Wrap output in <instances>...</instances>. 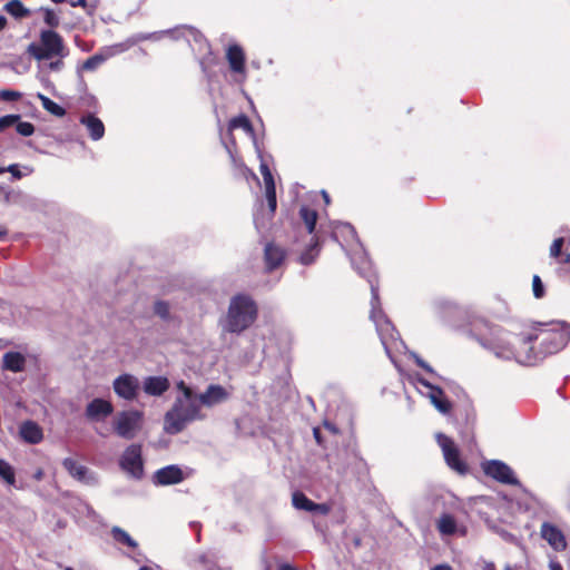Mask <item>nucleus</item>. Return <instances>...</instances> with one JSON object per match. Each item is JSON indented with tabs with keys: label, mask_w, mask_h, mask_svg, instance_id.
Segmentation results:
<instances>
[{
	"label": "nucleus",
	"mask_w": 570,
	"mask_h": 570,
	"mask_svg": "<svg viewBox=\"0 0 570 570\" xmlns=\"http://www.w3.org/2000/svg\"><path fill=\"white\" fill-rule=\"evenodd\" d=\"M21 116L18 114L6 115L0 117V132L4 131L7 128L14 126L16 122H19Z\"/></svg>",
	"instance_id": "40"
},
{
	"label": "nucleus",
	"mask_w": 570,
	"mask_h": 570,
	"mask_svg": "<svg viewBox=\"0 0 570 570\" xmlns=\"http://www.w3.org/2000/svg\"><path fill=\"white\" fill-rule=\"evenodd\" d=\"M7 26V19L3 16H0V31H2Z\"/></svg>",
	"instance_id": "60"
},
{
	"label": "nucleus",
	"mask_w": 570,
	"mask_h": 570,
	"mask_svg": "<svg viewBox=\"0 0 570 570\" xmlns=\"http://www.w3.org/2000/svg\"><path fill=\"white\" fill-rule=\"evenodd\" d=\"M14 126L16 131L22 137H30L35 134L36 130L35 125L32 122L22 121L21 119L19 120V122H16Z\"/></svg>",
	"instance_id": "38"
},
{
	"label": "nucleus",
	"mask_w": 570,
	"mask_h": 570,
	"mask_svg": "<svg viewBox=\"0 0 570 570\" xmlns=\"http://www.w3.org/2000/svg\"><path fill=\"white\" fill-rule=\"evenodd\" d=\"M41 476H42V471H41L40 469H38V470L36 471V473H35V478H36L37 480H40V479H41Z\"/></svg>",
	"instance_id": "62"
},
{
	"label": "nucleus",
	"mask_w": 570,
	"mask_h": 570,
	"mask_svg": "<svg viewBox=\"0 0 570 570\" xmlns=\"http://www.w3.org/2000/svg\"><path fill=\"white\" fill-rule=\"evenodd\" d=\"M299 217L304 222L307 232L312 234L318 218L317 212L308 206H302L299 209Z\"/></svg>",
	"instance_id": "28"
},
{
	"label": "nucleus",
	"mask_w": 570,
	"mask_h": 570,
	"mask_svg": "<svg viewBox=\"0 0 570 570\" xmlns=\"http://www.w3.org/2000/svg\"><path fill=\"white\" fill-rule=\"evenodd\" d=\"M227 396L228 394L223 386L212 384L204 393L198 395V403L206 406H213L225 401Z\"/></svg>",
	"instance_id": "16"
},
{
	"label": "nucleus",
	"mask_w": 570,
	"mask_h": 570,
	"mask_svg": "<svg viewBox=\"0 0 570 570\" xmlns=\"http://www.w3.org/2000/svg\"><path fill=\"white\" fill-rule=\"evenodd\" d=\"M68 473L77 481L89 484L94 482V476L87 465H65Z\"/></svg>",
	"instance_id": "25"
},
{
	"label": "nucleus",
	"mask_w": 570,
	"mask_h": 570,
	"mask_svg": "<svg viewBox=\"0 0 570 570\" xmlns=\"http://www.w3.org/2000/svg\"><path fill=\"white\" fill-rule=\"evenodd\" d=\"M292 503L298 510L313 511L314 502L309 500L303 492L295 491L292 495Z\"/></svg>",
	"instance_id": "33"
},
{
	"label": "nucleus",
	"mask_w": 570,
	"mask_h": 570,
	"mask_svg": "<svg viewBox=\"0 0 570 570\" xmlns=\"http://www.w3.org/2000/svg\"><path fill=\"white\" fill-rule=\"evenodd\" d=\"M313 435L316 443L323 449L337 446L342 439L341 430L328 420H324L322 426H315Z\"/></svg>",
	"instance_id": "6"
},
{
	"label": "nucleus",
	"mask_w": 570,
	"mask_h": 570,
	"mask_svg": "<svg viewBox=\"0 0 570 570\" xmlns=\"http://www.w3.org/2000/svg\"><path fill=\"white\" fill-rule=\"evenodd\" d=\"M139 390V381L130 374H122L114 381L115 393L125 400L136 399Z\"/></svg>",
	"instance_id": "9"
},
{
	"label": "nucleus",
	"mask_w": 570,
	"mask_h": 570,
	"mask_svg": "<svg viewBox=\"0 0 570 570\" xmlns=\"http://www.w3.org/2000/svg\"><path fill=\"white\" fill-rule=\"evenodd\" d=\"M177 389L181 391L184 397H181L186 402H198V395H195L193 390L185 384L184 381H180L177 384Z\"/></svg>",
	"instance_id": "43"
},
{
	"label": "nucleus",
	"mask_w": 570,
	"mask_h": 570,
	"mask_svg": "<svg viewBox=\"0 0 570 570\" xmlns=\"http://www.w3.org/2000/svg\"><path fill=\"white\" fill-rule=\"evenodd\" d=\"M484 463H491V464H494V463H503L502 461H499V460H488L485 461Z\"/></svg>",
	"instance_id": "63"
},
{
	"label": "nucleus",
	"mask_w": 570,
	"mask_h": 570,
	"mask_svg": "<svg viewBox=\"0 0 570 570\" xmlns=\"http://www.w3.org/2000/svg\"><path fill=\"white\" fill-rule=\"evenodd\" d=\"M414 361H415V364L419 367L423 368L424 371H426L429 373H433L432 367L424 360H422L420 356L415 355L414 356Z\"/></svg>",
	"instance_id": "53"
},
{
	"label": "nucleus",
	"mask_w": 570,
	"mask_h": 570,
	"mask_svg": "<svg viewBox=\"0 0 570 570\" xmlns=\"http://www.w3.org/2000/svg\"><path fill=\"white\" fill-rule=\"evenodd\" d=\"M3 10L16 19H22L30 16V11L20 0H11L7 2Z\"/></svg>",
	"instance_id": "27"
},
{
	"label": "nucleus",
	"mask_w": 570,
	"mask_h": 570,
	"mask_svg": "<svg viewBox=\"0 0 570 570\" xmlns=\"http://www.w3.org/2000/svg\"><path fill=\"white\" fill-rule=\"evenodd\" d=\"M28 53L38 61L50 60L52 58H65L69 50L63 42V38L53 30H42L39 41L28 46Z\"/></svg>",
	"instance_id": "4"
},
{
	"label": "nucleus",
	"mask_w": 570,
	"mask_h": 570,
	"mask_svg": "<svg viewBox=\"0 0 570 570\" xmlns=\"http://www.w3.org/2000/svg\"><path fill=\"white\" fill-rule=\"evenodd\" d=\"M286 252L283 247L268 243L264 249L265 269L271 273L278 268L285 261Z\"/></svg>",
	"instance_id": "11"
},
{
	"label": "nucleus",
	"mask_w": 570,
	"mask_h": 570,
	"mask_svg": "<svg viewBox=\"0 0 570 570\" xmlns=\"http://www.w3.org/2000/svg\"><path fill=\"white\" fill-rule=\"evenodd\" d=\"M419 382L430 390L429 399L433 406L442 414H450L452 411V402L446 397L444 391L424 379H419Z\"/></svg>",
	"instance_id": "8"
},
{
	"label": "nucleus",
	"mask_w": 570,
	"mask_h": 570,
	"mask_svg": "<svg viewBox=\"0 0 570 570\" xmlns=\"http://www.w3.org/2000/svg\"><path fill=\"white\" fill-rule=\"evenodd\" d=\"M37 98L40 100L42 108L49 114L56 117H63L66 115V109L63 107H61L43 94H38Z\"/></svg>",
	"instance_id": "30"
},
{
	"label": "nucleus",
	"mask_w": 570,
	"mask_h": 570,
	"mask_svg": "<svg viewBox=\"0 0 570 570\" xmlns=\"http://www.w3.org/2000/svg\"><path fill=\"white\" fill-rule=\"evenodd\" d=\"M55 3H63L69 2L71 7H82L85 8L87 6V0H51Z\"/></svg>",
	"instance_id": "52"
},
{
	"label": "nucleus",
	"mask_w": 570,
	"mask_h": 570,
	"mask_svg": "<svg viewBox=\"0 0 570 570\" xmlns=\"http://www.w3.org/2000/svg\"><path fill=\"white\" fill-rule=\"evenodd\" d=\"M261 171H262L264 184H265V191L266 190H275L276 187H275L274 177H273L268 166L262 165Z\"/></svg>",
	"instance_id": "39"
},
{
	"label": "nucleus",
	"mask_w": 570,
	"mask_h": 570,
	"mask_svg": "<svg viewBox=\"0 0 570 570\" xmlns=\"http://www.w3.org/2000/svg\"><path fill=\"white\" fill-rule=\"evenodd\" d=\"M540 533L553 550L563 551L567 548L566 537L557 525L544 522L541 525Z\"/></svg>",
	"instance_id": "10"
},
{
	"label": "nucleus",
	"mask_w": 570,
	"mask_h": 570,
	"mask_svg": "<svg viewBox=\"0 0 570 570\" xmlns=\"http://www.w3.org/2000/svg\"><path fill=\"white\" fill-rule=\"evenodd\" d=\"M320 254V243L316 237L312 239V243L307 246V248L299 255L298 262L302 265H311L315 262L316 257Z\"/></svg>",
	"instance_id": "26"
},
{
	"label": "nucleus",
	"mask_w": 570,
	"mask_h": 570,
	"mask_svg": "<svg viewBox=\"0 0 570 570\" xmlns=\"http://www.w3.org/2000/svg\"><path fill=\"white\" fill-rule=\"evenodd\" d=\"M23 169L24 171L22 173L18 164H11L6 167V173H10L13 179H21L23 176H28L33 173V168L31 166H23Z\"/></svg>",
	"instance_id": "37"
},
{
	"label": "nucleus",
	"mask_w": 570,
	"mask_h": 570,
	"mask_svg": "<svg viewBox=\"0 0 570 570\" xmlns=\"http://www.w3.org/2000/svg\"><path fill=\"white\" fill-rule=\"evenodd\" d=\"M119 463H124V464L142 463L141 446L139 444L129 445L125 450Z\"/></svg>",
	"instance_id": "29"
},
{
	"label": "nucleus",
	"mask_w": 570,
	"mask_h": 570,
	"mask_svg": "<svg viewBox=\"0 0 570 570\" xmlns=\"http://www.w3.org/2000/svg\"><path fill=\"white\" fill-rule=\"evenodd\" d=\"M490 348L498 357L504 360L518 358L519 352L511 345L510 342L492 344Z\"/></svg>",
	"instance_id": "23"
},
{
	"label": "nucleus",
	"mask_w": 570,
	"mask_h": 570,
	"mask_svg": "<svg viewBox=\"0 0 570 570\" xmlns=\"http://www.w3.org/2000/svg\"><path fill=\"white\" fill-rule=\"evenodd\" d=\"M478 503L480 504L479 512L485 519V521L503 520L501 509L505 508L508 504L505 499L483 495L478 499Z\"/></svg>",
	"instance_id": "7"
},
{
	"label": "nucleus",
	"mask_w": 570,
	"mask_h": 570,
	"mask_svg": "<svg viewBox=\"0 0 570 570\" xmlns=\"http://www.w3.org/2000/svg\"><path fill=\"white\" fill-rule=\"evenodd\" d=\"M257 318V305L247 295L238 294L230 299L227 312L226 330L240 333L247 330Z\"/></svg>",
	"instance_id": "2"
},
{
	"label": "nucleus",
	"mask_w": 570,
	"mask_h": 570,
	"mask_svg": "<svg viewBox=\"0 0 570 570\" xmlns=\"http://www.w3.org/2000/svg\"><path fill=\"white\" fill-rule=\"evenodd\" d=\"M0 476L8 483H14V471L12 465H0Z\"/></svg>",
	"instance_id": "46"
},
{
	"label": "nucleus",
	"mask_w": 570,
	"mask_h": 570,
	"mask_svg": "<svg viewBox=\"0 0 570 570\" xmlns=\"http://www.w3.org/2000/svg\"><path fill=\"white\" fill-rule=\"evenodd\" d=\"M331 511V508L326 503H315L313 504V511L312 512H318L321 514H328Z\"/></svg>",
	"instance_id": "51"
},
{
	"label": "nucleus",
	"mask_w": 570,
	"mask_h": 570,
	"mask_svg": "<svg viewBox=\"0 0 570 570\" xmlns=\"http://www.w3.org/2000/svg\"><path fill=\"white\" fill-rule=\"evenodd\" d=\"M570 341V325L566 322L551 323L537 330L521 340L524 346L532 342H539L542 355L556 354L561 351Z\"/></svg>",
	"instance_id": "1"
},
{
	"label": "nucleus",
	"mask_w": 570,
	"mask_h": 570,
	"mask_svg": "<svg viewBox=\"0 0 570 570\" xmlns=\"http://www.w3.org/2000/svg\"><path fill=\"white\" fill-rule=\"evenodd\" d=\"M532 292L535 298H542L546 295L544 285L539 275L532 278Z\"/></svg>",
	"instance_id": "44"
},
{
	"label": "nucleus",
	"mask_w": 570,
	"mask_h": 570,
	"mask_svg": "<svg viewBox=\"0 0 570 570\" xmlns=\"http://www.w3.org/2000/svg\"><path fill=\"white\" fill-rule=\"evenodd\" d=\"M62 59L63 58H59L57 61L50 62V65H49L50 69L59 70L62 67V65H63Z\"/></svg>",
	"instance_id": "55"
},
{
	"label": "nucleus",
	"mask_w": 570,
	"mask_h": 570,
	"mask_svg": "<svg viewBox=\"0 0 570 570\" xmlns=\"http://www.w3.org/2000/svg\"><path fill=\"white\" fill-rule=\"evenodd\" d=\"M112 411L114 406L109 401L94 399L86 407V415L90 420H99L109 416Z\"/></svg>",
	"instance_id": "15"
},
{
	"label": "nucleus",
	"mask_w": 570,
	"mask_h": 570,
	"mask_svg": "<svg viewBox=\"0 0 570 570\" xmlns=\"http://www.w3.org/2000/svg\"><path fill=\"white\" fill-rule=\"evenodd\" d=\"M267 205L272 213H275L277 207V198H276V189L275 190H266L265 191Z\"/></svg>",
	"instance_id": "49"
},
{
	"label": "nucleus",
	"mask_w": 570,
	"mask_h": 570,
	"mask_svg": "<svg viewBox=\"0 0 570 570\" xmlns=\"http://www.w3.org/2000/svg\"><path fill=\"white\" fill-rule=\"evenodd\" d=\"M21 92L11 89L0 90V100L2 101H17L21 98Z\"/></svg>",
	"instance_id": "47"
},
{
	"label": "nucleus",
	"mask_w": 570,
	"mask_h": 570,
	"mask_svg": "<svg viewBox=\"0 0 570 570\" xmlns=\"http://www.w3.org/2000/svg\"><path fill=\"white\" fill-rule=\"evenodd\" d=\"M26 357L20 352H7L2 356V370L19 373L26 368Z\"/></svg>",
	"instance_id": "18"
},
{
	"label": "nucleus",
	"mask_w": 570,
	"mask_h": 570,
	"mask_svg": "<svg viewBox=\"0 0 570 570\" xmlns=\"http://www.w3.org/2000/svg\"><path fill=\"white\" fill-rule=\"evenodd\" d=\"M453 469H455L460 474H464L469 470V465H451Z\"/></svg>",
	"instance_id": "57"
},
{
	"label": "nucleus",
	"mask_w": 570,
	"mask_h": 570,
	"mask_svg": "<svg viewBox=\"0 0 570 570\" xmlns=\"http://www.w3.org/2000/svg\"><path fill=\"white\" fill-rule=\"evenodd\" d=\"M111 535L118 543L127 546L131 549H136L138 547V543L129 535V533L119 527H114L111 529Z\"/></svg>",
	"instance_id": "32"
},
{
	"label": "nucleus",
	"mask_w": 570,
	"mask_h": 570,
	"mask_svg": "<svg viewBox=\"0 0 570 570\" xmlns=\"http://www.w3.org/2000/svg\"><path fill=\"white\" fill-rule=\"evenodd\" d=\"M239 128L250 136L254 135L253 124L250 122L249 118L244 114L232 118L227 125L229 134H232L235 129Z\"/></svg>",
	"instance_id": "22"
},
{
	"label": "nucleus",
	"mask_w": 570,
	"mask_h": 570,
	"mask_svg": "<svg viewBox=\"0 0 570 570\" xmlns=\"http://www.w3.org/2000/svg\"><path fill=\"white\" fill-rule=\"evenodd\" d=\"M183 480V472L177 465H165L154 474V482L159 485L176 484Z\"/></svg>",
	"instance_id": "14"
},
{
	"label": "nucleus",
	"mask_w": 570,
	"mask_h": 570,
	"mask_svg": "<svg viewBox=\"0 0 570 570\" xmlns=\"http://www.w3.org/2000/svg\"><path fill=\"white\" fill-rule=\"evenodd\" d=\"M141 425L142 413L137 410L122 411L114 420L115 432L127 440L135 438Z\"/></svg>",
	"instance_id": "5"
},
{
	"label": "nucleus",
	"mask_w": 570,
	"mask_h": 570,
	"mask_svg": "<svg viewBox=\"0 0 570 570\" xmlns=\"http://www.w3.org/2000/svg\"><path fill=\"white\" fill-rule=\"evenodd\" d=\"M106 60V57L99 53H96L89 58H87L81 67V71H95L98 67L102 65V62Z\"/></svg>",
	"instance_id": "35"
},
{
	"label": "nucleus",
	"mask_w": 570,
	"mask_h": 570,
	"mask_svg": "<svg viewBox=\"0 0 570 570\" xmlns=\"http://www.w3.org/2000/svg\"><path fill=\"white\" fill-rule=\"evenodd\" d=\"M177 389L181 391L184 397H181L186 402H198V395H195L193 390L185 384L184 381H180L177 384Z\"/></svg>",
	"instance_id": "41"
},
{
	"label": "nucleus",
	"mask_w": 570,
	"mask_h": 570,
	"mask_svg": "<svg viewBox=\"0 0 570 570\" xmlns=\"http://www.w3.org/2000/svg\"><path fill=\"white\" fill-rule=\"evenodd\" d=\"M203 419L205 415L202 413L198 402H186L181 397H177L165 415V431L169 434H178L188 423Z\"/></svg>",
	"instance_id": "3"
},
{
	"label": "nucleus",
	"mask_w": 570,
	"mask_h": 570,
	"mask_svg": "<svg viewBox=\"0 0 570 570\" xmlns=\"http://www.w3.org/2000/svg\"><path fill=\"white\" fill-rule=\"evenodd\" d=\"M21 438L31 444H37L42 440V430L33 421L22 423L20 428Z\"/></svg>",
	"instance_id": "21"
},
{
	"label": "nucleus",
	"mask_w": 570,
	"mask_h": 570,
	"mask_svg": "<svg viewBox=\"0 0 570 570\" xmlns=\"http://www.w3.org/2000/svg\"><path fill=\"white\" fill-rule=\"evenodd\" d=\"M80 122L86 126L89 137L92 140H99L105 135L104 122L92 114L85 115L80 118Z\"/></svg>",
	"instance_id": "19"
},
{
	"label": "nucleus",
	"mask_w": 570,
	"mask_h": 570,
	"mask_svg": "<svg viewBox=\"0 0 570 570\" xmlns=\"http://www.w3.org/2000/svg\"><path fill=\"white\" fill-rule=\"evenodd\" d=\"M226 60L229 65V69L234 73L244 75L246 72V57L243 48L239 45L234 43L227 47Z\"/></svg>",
	"instance_id": "12"
},
{
	"label": "nucleus",
	"mask_w": 570,
	"mask_h": 570,
	"mask_svg": "<svg viewBox=\"0 0 570 570\" xmlns=\"http://www.w3.org/2000/svg\"><path fill=\"white\" fill-rule=\"evenodd\" d=\"M438 530L441 534L452 535L456 531V521L451 514H442L438 521Z\"/></svg>",
	"instance_id": "31"
},
{
	"label": "nucleus",
	"mask_w": 570,
	"mask_h": 570,
	"mask_svg": "<svg viewBox=\"0 0 570 570\" xmlns=\"http://www.w3.org/2000/svg\"><path fill=\"white\" fill-rule=\"evenodd\" d=\"M430 570H453V568L448 563H442L432 567Z\"/></svg>",
	"instance_id": "56"
},
{
	"label": "nucleus",
	"mask_w": 570,
	"mask_h": 570,
	"mask_svg": "<svg viewBox=\"0 0 570 570\" xmlns=\"http://www.w3.org/2000/svg\"><path fill=\"white\" fill-rule=\"evenodd\" d=\"M169 389V381L164 376H149L144 382V391L148 395L159 396Z\"/></svg>",
	"instance_id": "20"
},
{
	"label": "nucleus",
	"mask_w": 570,
	"mask_h": 570,
	"mask_svg": "<svg viewBox=\"0 0 570 570\" xmlns=\"http://www.w3.org/2000/svg\"><path fill=\"white\" fill-rule=\"evenodd\" d=\"M278 570H298L297 568L293 567L292 564L289 563H282L279 567H278Z\"/></svg>",
	"instance_id": "58"
},
{
	"label": "nucleus",
	"mask_w": 570,
	"mask_h": 570,
	"mask_svg": "<svg viewBox=\"0 0 570 570\" xmlns=\"http://www.w3.org/2000/svg\"><path fill=\"white\" fill-rule=\"evenodd\" d=\"M177 389L181 391L184 397H181L186 402H198V395H195L193 390L185 384L184 381H180L177 384Z\"/></svg>",
	"instance_id": "42"
},
{
	"label": "nucleus",
	"mask_w": 570,
	"mask_h": 570,
	"mask_svg": "<svg viewBox=\"0 0 570 570\" xmlns=\"http://www.w3.org/2000/svg\"><path fill=\"white\" fill-rule=\"evenodd\" d=\"M139 570H153V569L145 566V567H141Z\"/></svg>",
	"instance_id": "64"
},
{
	"label": "nucleus",
	"mask_w": 570,
	"mask_h": 570,
	"mask_svg": "<svg viewBox=\"0 0 570 570\" xmlns=\"http://www.w3.org/2000/svg\"><path fill=\"white\" fill-rule=\"evenodd\" d=\"M564 238L558 237L550 246V256L556 258L560 265L570 264V253H562Z\"/></svg>",
	"instance_id": "24"
},
{
	"label": "nucleus",
	"mask_w": 570,
	"mask_h": 570,
	"mask_svg": "<svg viewBox=\"0 0 570 570\" xmlns=\"http://www.w3.org/2000/svg\"><path fill=\"white\" fill-rule=\"evenodd\" d=\"M551 570H562V567L560 563H551Z\"/></svg>",
	"instance_id": "61"
},
{
	"label": "nucleus",
	"mask_w": 570,
	"mask_h": 570,
	"mask_svg": "<svg viewBox=\"0 0 570 570\" xmlns=\"http://www.w3.org/2000/svg\"><path fill=\"white\" fill-rule=\"evenodd\" d=\"M204 45L207 48V53L200 59L199 63H200L202 70L206 75H208L210 68L217 63V57L210 50V45L208 43V41L204 40Z\"/></svg>",
	"instance_id": "34"
},
{
	"label": "nucleus",
	"mask_w": 570,
	"mask_h": 570,
	"mask_svg": "<svg viewBox=\"0 0 570 570\" xmlns=\"http://www.w3.org/2000/svg\"><path fill=\"white\" fill-rule=\"evenodd\" d=\"M43 20L51 28H56L59 26V18L51 9L45 10Z\"/></svg>",
	"instance_id": "48"
},
{
	"label": "nucleus",
	"mask_w": 570,
	"mask_h": 570,
	"mask_svg": "<svg viewBox=\"0 0 570 570\" xmlns=\"http://www.w3.org/2000/svg\"><path fill=\"white\" fill-rule=\"evenodd\" d=\"M438 442L442 449L445 463H462L460 461L459 449L451 438L444 434H440L438 436Z\"/></svg>",
	"instance_id": "17"
},
{
	"label": "nucleus",
	"mask_w": 570,
	"mask_h": 570,
	"mask_svg": "<svg viewBox=\"0 0 570 570\" xmlns=\"http://www.w3.org/2000/svg\"><path fill=\"white\" fill-rule=\"evenodd\" d=\"M122 469L129 471L135 478H140L144 473V465H120Z\"/></svg>",
	"instance_id": "50"
},
{
	"label": "nucleus",
	"mask_w": 570,
	"mask_h": 570,
	"mask_svg": "<svg viewBox=\"0 0 570 570\" xmlns=\"http://www.w3.org/2000/svg\"><path fill=\"white\" fill-rule=\"evenodd\" d=\"M154 312L161 318L166 320L169 317V305L167 302L157 301L154 305Z\"/></svg>",
	"instance_id": "45"
},
{
	"label": "nucleus",
	"mask_w": 570,
	"mask_h": 570,
	"mask_svg": "<svg viewBox=\"0 0 570 570\" xmlns=\"http://www.w3.org/2000/svg\"><path fill=\"white\" fill-rule=\"evenodd\" d=\"M559 274L570 282V264H562L559 268Z\"/></svg>",
	"instance_id": "54"
},
{
	"label": "nucleus",
	"mask_w": 570,
	"mask_h": 570,
	"mask_svg": "<svg viewBox=\"0 0 570 570\" xmlns=\"http://www.w3.org/2000/svg\"><path fill=\"white\" fill-rule=\"evenodd\" d=\"M8 234V230L4 226H0V240H2Z\"/></svg>",
	"instance_id": "59"
},
{
	"label": "nucleus",
	"mask_w": 570,
	"mask_h": 570,
	"mask_svg": "<svg viewBox=\"0 0 570 570\" xmlns=\"http://www.w3.org/2000/svg\"><path fill=\"white\" fill-rule=\"evenodd\" d=\"M484 474L493 478L494 480L504 484H518V479L514 475L510 465H482Z\"/></svg>",
	"instance_id": "13"
},
{
	"label": "nucleus",
	"mask_w": 570,
	"mask_h": 570,
	"mask_svg": "<svg viewBox=\"0 0 570 570\" xmlns=\"http://www.w3.org/2000/svg\"><path fill=\"white\" fill-rule=\"evenodd\" d=\"M372 311L370 317L377 323L379 318L382 316V309L380 307V297L377 289L372 286V299H371Z\"/></svg>",
	"instance_id": "36"
}]
</instances>
